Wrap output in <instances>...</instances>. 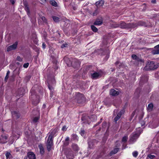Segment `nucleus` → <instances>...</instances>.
<instances>
[{
	"label": "nucleus",
	"mask_w": 159,
	"mask_h": 159,
	"mask_svg": "<svg viewBox=\"0 0 159 159\" xmlns=\"http://www.w3.org/2000/svg\"><path fill=\"white\" fill-rule=\"evenodd\" d=\"M159 67V63L150 61L147 63L143 69L146 70H153L157 69Z\"/></svg>",
	"instance_id": "obj_1"
},
{
	"label": "nucleus",
	"mask_w": 159,
	"mask_h": 159,
	"mask_svg": "<svg viewBox=\"0 0 159 159\" xmlns=\"http://www.w3.org/2000/svg\"><path fill=\"white\" fill-rule=\"evenodd\" d=\"M74 98L78 103L83 104L85 102L86 98L83 94L80 92L75 93Z\"/></svg>",
	"instance_id": "obj_2"
},
{
	"label": "nucleus",
	"mask_w": 159,
	"mask_h": 159,
	"mask_svg": "<svg viewBox=\"0 0 159 159\" xmlns=\"http://www.w3.org/2000/svg\"><path fill=\"white\" fill-rule=\"evenodd\" d=\"M116 27H120L122 29H133V26L135 25L133 24V23H126L125 22L121 21L119 24L116 25Z\"/></svg>",
	"instance_id": "obj_3"
},
{
	"label": "nucleus",
	"mask_w": 159,
	"mask_h": 159,
	"mask_svg": "<svg viewBox=\"0 0 159 159\" xmlns=\"http://www.w3.org/2000/svg\"><path fill=\"white\" fill-rule=\"evenodd\" d=\"M53 145V138L52 137L48 136L46 144L48 152L50 151L51 150L52 146Z\"/></svg>",
	"instance_id": "obj_4"
},
{
	"label": "nucleus",
	"mask_w": 159,
	"mask_h": 159,
	"mask_svg": "<svg viewBox=\"0 0 159 159\" xmlns=\"http://www.w3.org/2000/svg\"><path fill=\"white\" fill-rule=\"evenodd\" d=\"M125 112V108H123L117 113V116L114 119V120L115 122L116 123L117 121L120 118L121 116L124 114Z\"/></svg>",
	"instance_id": "obj_5"
},
{
	"label": "nucleus",
	"mask_w": 159,
	"mask_h": 159,
	"mask_svg": "<svg viewBox=\"0 0 159 159\" xmlns=\"http://www.w3.org/2000/svg\"><path fill=\"white\" fill-rule=\"evenodd\" d=\"M139 136V134L138 133L133 134L130 136L129 141L133 143L135 142Z\"/></svg>",
	"instance_id": "obj_6"
},
{
	"label": "nucleus",
	"mask_w": 159,
	"mask_h": 159,
	"mask_svg": "<svg viewBox=\"0 0 159 159\" xmlns=\"http://www.w3.org/2000/svg\"><path fill=\"white\" fill-rule=\"evenodd\" d=\"M18 43V42L17 41L15 42L13 44L7 47V51L8 52L11 51L16 49L17 48Z\"/></svg>",
	"instance_id": "obj_7"
},
{
	"label": "nucleus",
	"mask_w": 159,
	"mask_h": 159,
	"mask_svg": "<svg viewBox=\"0 0 159 159\" xmlns=\"http://www.w3.org/2000/svg\"><path fill=\"white\" fill-rule=\"evenodd\" d=\"M25 93V90L23 88L19 89L15 93L17 97H22Z\"/></svg>",
	"instance_id": "obj_8"
},
{
	"label": "nucleus",
	"mask_w": 159,
	"mask_h": 159,
	"mask_svg": "<svg viewBox=\"0 0 159 159\" xmlns=\"http://www.w3.org/2000/svg\"><path fill=\"white\" fill-rule=\"evenodd\" d=\"M95 143H97L96 140L91 139H89L88 140V146L90 148H93Z\"/></svg>",
	"instance_id": "obj_9"
},
{
	"label": "nucleus",
	"mask_w": 159,
	"mask_h": 159,
	"mask_svg": "<svg viewBox=\"0 0 159 159\" xmlns=\"http://www.w3.org/2000/svg\"><path fill=\"white\" fill-rule=\"evenodd\" d=\"M133 24L135 25L133 26V29L136 28L138 26H146V24L145 22L143 21H140L136 23H133Z\"/></svg>",
	"instance_id": "obj_10"
},
{
	"label": "nucleus",
	"mask_w": 159,
	"mask_h": 159,
	"mask_svg": "<svg viewBox=\"0 0 159 159\" xmlns=\"http://www.w3.org/2000/svg\"><path fill=\"white\" fill-rule=\"evenodd\" d=\"M11 114L13 119L14 120L18 119L20 116L19 111H11Z\"/></svg>",
	"instance_id": "obj_11"
},
{
	"label": "nucleus",
	"mask_w": 159,
	"mask_h": 159,
	"mask_svg": "<svg viewBox=\"0 0 159 159\" xmlns=\"http://www.w3.org/2000/svg\"><path fill=\"white\" fill-rule=\"evenodd\" d=\"M72 65L74 68H76L79 67L80 63L78 59H74L72 62Z\"/></svg>",
	"instance_id": "obj_12"
},
{
	"label": "nucleus",
	"mask_w": 159,
	"mask_h": 159,
	"mask_svg": "<svg viewBox=\"0 0 159 159\" xmlns=\"http://www.w3.org/2000/svg\"><path fill=\"white\" fill-rule=\"evenodd\" d=\"M154 49L152 51V53L153 55L159 54V44L155 46Z\"/></svg>",
	"instance_id": "obj_13"
},
{
	"label": "nucleus",
	"mask_w": 159,
	"mask_h": 159,
	"mask_svg": "<svg viewBox=\"0 0 159 159\" xmlns=\"http://www.w3.org/2000/svg\"><path fill=\"white\" fill-rule=\"evenodd\" d=\"M7 137L4 135H1L0 136V143H5L7 142Z\"/></svg>",
	"instance_id": "obj_14"
},
{
	"label": "nucleus",
	"mask_w": 159,
	"mask_h": 159,
	"mask_svg": "<svg viewBox=\"0 0 159 159\" xmlns=\"http://www.w3.org/2000/svg\"><path fill=\"white\" fill-rule=\"evenodd\" d=\"M100 76V74L99 72H94L91 74V78L93 79H97Z\"/></svg>",
	"instance_id": "obj_15"
},
{
	"label": "nucleus",
	"mask_w": 159,
	"mask_h": 159,
	"mask_svg": "<svg viewBox=\"0 0 159 159\" xmlns=\"http://www.w3.org/2000/svg\"><path fill=\"white\" fill-rule=\"evenodd\" d=\"M119 92L116 91L113 89H111L110 92V94L113 96H115L119 94Z\"/></svg>",
	"instance_id": "obj_16"
},
{
	"label": "nucleus",
	"mask_w": 159,
	"mask_h": 159,
	"mask_svg": "<svg viewBox=\"0 0 159 159\" xmlns=\"http://www.w3.org/2000/svg\"><path fill=\"white\" fill-rule=\"evenodd\" d=\"M30 93L31 95L30 96V98L32 100H33V98L34 97H36V96L35 95V91L34 89H33L32 88L30 90Z\"/></svg>",
	"instance_id": "obj_17"
},
{
	"label": "nucleus",
	"mask_w": 159,
	"mask_h": 159,
	"mask_svg": "<svg viewBox=\"0 0 159 159\" xmlns=\"http://www.w3.org/2000/svg\"><path fill=\"white\" fill-rule=\"evenodd\" d=\"M38 147L40 150V154L42 155H43L45 151L43 145L42 144H40L39 145Z\"/></svg>",
	"instance_id": "obj_18"
},
{
	"label": "nucleus",
	"mask_w": 159,
	"mask_h": 159,
	"mask_svg": "<svg viewBox=\"0 0 159 159\" xmlns=\"http://www.w3.org/2000/svg\"><path fill=\"white\" fill-rule=\"evenodd\" d=\"M58 131L57 129L56 128L52 130V132L51 134L49 135L48 136H52V138H53L54 136H55L56 134L57 133Z\"/></svg>",
	"instance_id": "obj_19"
},
{
	"label": "nucleus",
	"mask_w": 159,
	"mask_h": 159,
	"mask_svg": "<svg viewBox=\"0 0 159 159\" xmlns=\"http://www.w3.org/2000/svg\"><path fill=\"white\" fill-rule=\"evenodd\" d=\"M27 156L30 159H36L35 155L34 154L31 152H29L28 153Z\"/></svg>",
	"instance_id": "obj_20"
},
{
	"label": "nucleus",
	"mask_w": 159,
	"mask_h": 159,
	"mask_svg": "<svg viewBox=\"0 0 159 159\" xmlns=\"http://www.w3.org/2000/svg\"><path fill=\"white\" fill-rule=\"evenodd\" d=\"M119 148H115L113 150L111 151L110 153V156H111L117 153L119 150Z\"/></svg>",
	"instance_id": "obj_21"
},
{
	"label": "nucleus",
	"mask_w": 159,
	"mask_h": 159,
	"mask_svg": "<svg viewBox=\"0 0 159 159\" xmlns=\"http://www.w3.org/2000/svg\"><path fill=\"white\" fill-rule=\"evenodd\" d=\"M66 157L67 159H73L74 158V155L72 152H69L66 154Z\"/></svg>",
	"instance_id": "obj_22"
},
{
	"label": "nucleus",
	"mask_w": 159,
	"mask_h": 159,
	"mask_svg": "<svg viewBox=\"0 0 159 159\" xmlns=\"http://www.w3.org/2000/svg\"><path fill=\"white\" fill-rule=\"evenodd\" d=\"M154 107L153 104L152 103H150L148 104V107H147V110L149 112L151 111Z\"/></svg>",
	"instance_id": "obj_23"
},
{
	"label": "nucleus",
	"mask_w": 159,
	"mask_h": 159,
	"mask_svg": "<svg viewBox=\"0 0 159 159\" xmlns=\"http://www.w3.org/2000/svg\"><path fill=\"white\" fill-rule=\"evenodd\" d=\"M102 23V20L99 19H97L94 22L93 24L95 25H100Z\"/></svg>",
	"instance_id": "obj_24"
},
{
	"label": "nucleus",
	"mask_w": 159,
	"mask_h": 159,
	"mask_svg": "<svg viewBox=\"0 0 159 159\" xmlns=\"http://www.w3.org/2000/svg\"><path fill=\"white\" fill-rule=\"evenodd\" d=\"M50 81H49L48 82V86L49 89L50 90V94H51V93H52V94L53 93V91L54 90L53 88L52 87V86L50 84Z\"/></svg>",
	"instance_id": "obj_25"
},
{
	"label": "nucleus",
	"mask_w": 159,
	"mask_h": 159,
	"mask_svg": "<svg viewBox=\"0 0 159 159\" xmlns=\"http://www.w3.org/2000/svg\"><path fill=\"white\" fill-rule=\"evenodd\" d=\"M72 147L73 150L75 151H78L79 150L78 146L76 144L73 143L72 145Z\"/></svg>",
	"instance_id": "obj_26"
},
{
	"label": "nucleus",
	"mask_w": 159,
	"mask_h": 159,
	"mask_svg": "<svg viewBox=\"0 0 159 159\" xmlns=\"http://www.w3.org/2000/svg\"><path fill=\"white\" fill-rule=\"evenodd\" d=\"M128 139V137L127 136H125L123 137L121 142L123 143V146H124L125 143L127 142Z\"/></svg>",
	"instance_id": "obj_27"
},
{
	"label": "nucleus",
	"mask_w": 159,
	"mask_h": 159,
	"mask_svg": "<svg viewBox=\"0 0 159 159\" xmlns=\"http://www.w3.org/2000/svg\"><path fill=\"white\" fill-rule=\"evenodd\" d=\"M71 140H78V138L77 135L75 134H73L71 135Z\"/></svg>",
	"instance_id": "obj_28"
},
{
	"label": "nucleus",
	"mask_w": 159,
	"mask_h": 159,
	"mask_svg": "<svg viewBox=\"0 0 159 159\" xmlns=\"http://www.w3.org/2000/svg\"><path fill=\"white\" fill-rule=\"evenodd\" d=\"M50 3L51 5L55 7H57L58 6L57 2L54 0H51Z\"/></svg>",
	"instance_id": "obj_29"
},
{
	"label": "nucleus",
	"mask_w": 159,
	"mask_h": 159,
	"mask_svg": "<svg viewBox=\"0 0 159 159\" xmlns=\"http://www.w3.org/2000/svg\"><path fill=\"white\" fill-rule=\"evenodd\" d=\"M141 92V89L139 88H137L135 90V91L134 93V95H137L139 96V94Z\"/></svg>",
	"instance_id": "obj_30"
},
{
	"label": "nucleus",
	"mask_w": 159,
	"mask_h": 159,
	"mask_svg": "<svg viewBox=\"0 0 159 159\" xmlns=\"http://www.w3.org/2000/svg\"><path fill=\"white\" fill-rule=\"evenodd\" d=\"M52 18L55 22H58L59 21L60 18L57 16H52Z\"/></svg>",
	"instance_id": "obj_31"
},
{
	"label": "nucleus",
	"mask_w": 159,
	"mask_h": 159,
	"mask_svg": "<svg viewBox=\"0 0 159 159\" xmlns=\"http://www.w3.org/2000/svg\"><path fill=\"white\" fill-rule=\"evenodd\" d=\"M25 9L26 11L27 14L29 16L30 15V11L29 6L25 7Z\"/></svg>",
	"instance_id": "obj_32"
},
{
	"label": "nucleus",
	"mask_w": 159,
	"mask_h": 159,
	"mask_svg": "<svg viewBox=\"0 0 159 159\" xmlns=\"http://www.w3.org/2000/svg\"><path fill=\"white\" fill-rule=\"evenodd\" d=\"M116 66L119 69H120L121 66V64L120 62L119 61H117L115 63Z\"/></svg>",
	"instance_id": "obj_33"
},
{
	"label": "nucleus",
	"mask_w": 159,
	"mask_h": 159,
	"mask_svg": "<svg viewBox=\"0 0 159 159\" xmlns=\"http://www.w3.org/2000/svg\"><path fill=\"white\" fill-rule=\"evenodd\" d=\"M104 4V2L102 0L99 1L97 2L96 3V4L97 6H102Z\"/></svg>",
	"instance_id": "obj_34"
},
{
	"label": "nucleus",
	"mask_w": 159,
	"mask_h": 159,
	"mask_svg": "<svg viewBox=\"0 0 159 159\" xmlns=\"http://www.w3.org/2000/svg\"><path fill=\"white\" fill-rule=\"evenodd\" d=\"M91 28L92 31L94 32H97L98 31V29L94 25H91Z\"/></svg>",
	"instance_id": "obj_35"
},
{
	"label": "nucleus",
	"mask_w": 159,
	"mask_h": 159,
	"mask_svg": "<svg viewBox=\"0 0 159 159\" xmlns=\"http://www.w3.org/2000/svg\"><path fill=\"white\" fill-rule=\"evenodd\" d=\"M70 140L69 138L68 137H66L65 139V142L64 144L65 145L67 146L69 144V141Z\"/></svg>",
	"instance_id": "obj_36"
},
{
	"label": "nucleus",
	"mask_w": 159,
	"mask_h": 159,
	"mask_svg": "<svg viewBox=\"0 0 159 159\" xmlns=\"http://www.w3.org/2000/svg\"><path fill=\"white\" fill-rule=\"evenodd\" d=\"M107 125V123L106 121H104L102 123V129L103 131H104L105 130V128L106 127Z\"/></svg>",
	"instance_id": "obj_37"
},
{
	"label": "nucleus",
	"mask_w": 159,
	"mask_h": 159,
	"mask_svg": "<svg viewBox=\"0 0 159 159\" xmlns=\"http://www.w3.org/2000/svg\"><path fill=\"white\" fill-rule=\"evenodd\" d=\"M7 159H11V155L10 152H7L5 154Z\"/></svg>",
	"instance_id": "obj_38"
},
{
	"label": "nucleus",
	"mask_w": 159,
	"mask_h": 159,
	"mask_svg": "<svg viewBox=\"0 0 159 159\" xmlns=\"http://www.w3.org/2000/svg\"><path fill=\"white\" fill-rule=\"evenodd\" d=\"M85 130L84 129H81L80 131V133L82 136H85Z\"/></svg>",
	"instance_id": "obj_39"
},
{
	"label": "nucleus",
	"mask_w": 159,
	"mask_h": 159,
	"mask_svg": "<svg viewBox=\"0 0 159 159\" xmlns=\"http://www.w3.org/2000/svg\"><path fill=\"white\" fill-rule=\"evenodd\" d=\"M39 119V117H35L34 118L33 120V121L34 123H36L38 121Z\"/></svg>",
	"instance_id": "obj_40"
},
{
	"label": "nucleus",
	"mask_w": 159,
	"mask_h": 159,
	"mask_svg": "<svg viewBox=\"0 0 159 159\" xmlns=\"http://www.w3.org/2000/svg\"><path fill=\"white\" fill-rule=\"evenodd\" d=\"M132 154L134 157H136L138 155V152L136 151H135L133 152Z\"/></svg>",
	"instance_id": "obj_41"
},
{
	"label": "nucleus",
	"mask_w": 159,
	"mask_h": 159,
	"mask_svg": "<svg viewBox=\"0 0 159 159\" xmlns=\"http://www.w3.org/2000/svg\"><path fill=\"white\" fill-rule=\"evenodd\" d=\"M104 104L107 106V107H110L111 105V104L109 102L106 101L104 102Z\"/></svg>",
	"instance_id": "obj_42"
},
{
	"label": "nucleus",
	"mask_w": 159,
	"mask_h": 159,
	"mask_svg": "<svg viewBox=\"0 0 159 159\" xmlns=\"http://www.w3.org/2000/svg\"><path fill=\"white\" fill-rule=\"evenodd\" d=\"M148 157L151 159H153L155 157V156L153 155L148 154Z\"/></svg>",
	"instance_id": "obj_43"
},
{
	"label": "nucleus",
	"mask_w": 159,
	"mask_h": 159,
	"mask_svg": "<svg viewBox=\"0 0 159 159\" xmlns=\"http://www.w3.org/2000/svg\"><path fill=\"white\" fill-rule=\"evenodd\" d=\"M68 44L67 43H64L62 44L61 46V48H64L65 47H67Z\"/></svg>",
	"instance_id": "obj_44"
},
{
	"label": "nucleus",
	"mask_w": 159,
	"mask_h": 159,
	"mask_svg": "<svg viewBox=\"0 0 159 159\" xmlns=\"http://www.w3.org/2000/svg\"><path fill=\"white\" fill-rule=\"evenodd\" d=\"M131 57L133 59L135 60L137 58L138 56L136 55L133 54L132 55Z\"/></svg>",
	"instance_id": "obj_45"
},
{
	"label": "nucleus",
	"mask_w": 159,
	"mask_h": 159,
	"mask_svg": "<svg viewBox=\"0 0 159 159\" xmlns=\"http://www.w3.org/2000/svg\"><path fill=\"white\" fill-rule=\"evenodd\" d=\"M135 60L138 62H142L143 61L142 60L141 58H140L138 57H137V58Z\"/></svg>",
	"instance_id": "obj_46"
},
{
	"label": "nucleus",
	"mask_w": 159,
	"mask_h": 159,
	"mask_svg": "<svg viewBox=\"0 0 159 159\" xmlns=\"http://www.w3.org/2000/svg\"><path fill=\"white\" fill-rule=\"evenodd\" d=\"M56 36L57 37H60V32L59 31L57 30L56 32Z\"/></svg>",
	"instance_id": "obj_47"
},
{
	"label": "nucleus",
	"mask_w": 159,
	"mask_h": 159,
	"mask_svg": "<svg viewBox=\"0 0 159 159\" xmlns=\"http://www.w3.org/2000/svg\"><path fill=\"white\" fill-rule=\"evenodd\" d=\"M29 66V63H25L23 65V67L25 68H27Z\"/></svg>",
	"instance_id": "obj_48"
},
{
	"label": "nucleus",
	"mask_w": 159,
	"mask_h": 159,
	"mask_svg": "<svg viewBox=\"0 0 159 159\" xmlns=\"http://www.w3.org/2000/svg\"><path fill=\"white\" fill-rule=\"evenodd\" d=\"M16 59L17 61H22V58L19 56H18L17 57Z\"/></svg>",
	"instance_id": "obj_49"
},
{
	"label": "nucleus",
	"mask_w": 159,
	"mask_h": 159,
	"mask_svg": "<svg viewBox=\"0 0 159 159\" xmlns=\"http://www.w3.org/2000/svg\"><path fill=\"white\" fill-rule=\"evenodd\" d=\"M67 129V128L66 125H64L63 126L62 128V130L63 131H66Z\"/></svg>",
	"instance_id": "obj_50"
},
{
	"label": "nucleus",
	"mask_w": 159,
	"mask_h": 159,
	"mask_svg": "<svg viewBox=\"0 0 159 159\" xmlns=\"http://www.w3.org/2000/svg\"><path fill=\"white\" fill-rule=\"evenodd\" d=\"M51 82H52V83L53 84H56V80L54 78H53L52 79V80L51 81Z\"/></svg>",
	"instance_id": "obj_51"
},
{
	"label": "nucleus",
	"mask_w": 159,
	"mask_h": 159,
	"mask_svg": "<svg viewBox=\"0 0 159 159\" xmlns=\"http://www.w3.org/2000/svg\"><path fill=\"white\" fill-rule=\"evenodd\" d=\"M23 4L24 7L29 6L28 3L26 1L24 2Z\"/></svg>",
	"instance_id": "obj_52"
},
{
	"label": "nucleus",
	"mask_w": 159,
	"mask_h": 159,
	"mask_svg": "<svg viewBox=\"0 0 159 159\" xmlns=\"http://www.w3.org/2000/svg\"><path fill=\"white\" fill-rule=\"evenodd\" d=\"M107 51L108 52V54H107V56L106 57V58L107 59H108L109 58V54L110 52H109V50H107Z\"/></svg>",
	"instance_id": "obj_53"
},
{
	"label": "nucleus",
	"mask_w": 159,
	"mask_h": 159,
	"mask_svg": "<svg viewBox=\"0 0 159 159\" xmlns=\"http://www.w3.org/2000/svg\"><path fill=\"white\" fill-rule=\"evenodd\" d=\"M10 2L12 5H14L15 3V0H9Z\"/></svg>",
	"instance_id": "obj_54"
},
{
	"label": "nucleus",
	"mask_w": 159,
	"mask_h": 159,
	"mask_svg": "<svg viewBox=\"0 0 159 159\" xmlns=\"http://www.w3.org/2000/svg\"><path fill=\"white\" fill-rule=\"evenodd\" d=\"M9 77V76H7L6 75V76L5 77V79H4V81H5L7 82V80Z\"/></svg>",
	"instance_id": "obj_55"
},
{
	"label": "nucleus",
	"mask_w": 159,
	"mask_h": 159,
	"mask_svg": "<svg viewBox=\"0 0 159 159\" xmlns=\"http://www.w3.org/2000/svg\"><path fill=\"white\" fill-rule=\"evenodd\" d=\"M42 48L44 49L46 48V44L44 43H42Z\"/></svg>",
	"instance_id": "obj_56"
},
{
	"label": "nucleus",
	"mask_w": 159,
	"mask_h": 159,
	"mask_svg": "<svg viewBox=\"0 0 159 159\" xmlns=\"http://www.w3.org/2000/svg\"><path fill=\"white\" fill-rule=\"evenodd\" d=\"M101 123V121H99L97 123H96V124L94 126V127H96V126L98 125Z\"/></svg>",
	"instance_id": "obj_57"
},
{
	"label": "nucleus",
	"mask_w": 159,
	"mask_h": 159,
	"mask_svg": "<svg viewBox=\"0 0 159 159\" xmlns=\"http://www.w3.org/2000/svg\"><path fill=\"white\" fill-rule=\"evenodd\" d=\"M141 126L142 127L143 126L145 125V122L144 121H142L141 122Z\"/></svg>",
	"instance_id": "obj_58"
},
{
	"label": "nucleus",
	"mask_w": 159,
	"mask_h": 159,
	"mask_svg": "<svg viewBox=\"0 0 159 159\" xmlns=\"http://www.w3.org/2000/svg\"><path fill=\"white\" fill-rule=\"evenodd\" d=\"M156 0H152V2L153 3H156Z\"/></svg>",
	"instance_id": "obj_59"
},
{
	"label": "nucleus",
	"mask_w": 159,
	"mask_h": 159,
	"mask_svg": "<svg viewBox=\"0 0 159 159\" xmlns=\"http://www.w3.org/2000/svg\"><path fill=\"white\" fill-rule=\"evenodd\" d=\"M10 71L9 70H8L7 73L6 75L7 76H9V74H10Z\"/></svg>",
	"instance_id": "obj_60"
},
{
	"label": "nucleus",
	"mask_w": 159,
	"mask_h": 159,
	"mask_svg": "<svg viewBox=\"0 0 159 159\" xmlns=\"http://www.w3.org/2000/svg\"><path fill=\"white\" fill-rule=\"evenodd\" d=\"M81 119L82 121H84V116H82Z\"/></svg>",
	"instance_id": "obj_61"
},
{
	"label": "nucleus",
	"mask_w": 159,
	"mask_h": 159,
	"mask_svg": "<svg viewBox=\"0 0 159 159\" xmlns=\"http://www.w3.org/2000/svg\"><path fill=\"white\" fill-rule=\"evenodd\" d=\"M135 112V111H134L132 113V115H131V116H134V114Z\"/></svg>",
	"instance_id": "obj_62"
},
{
	"label": "nucleus",
	"mask_w": 159,
	"mask_h": 159,
	"mask_svg": "<svg viewBox=\"0 0 159 159\" xmlns=\"http://www.w3.org/2000/svg\"><path fill=\"white\" fill-rule=\"evenodd\" d=\"M46 107V105L45 104H43V108H45Z\"/></svg>",
	"instance_id": "obj_63"
},
{
	"label": "nucleus",
	"mask_w": 159,
	"mask_h": 159,
	"mask_svg": "<svg viewBox=\"0 0 159 159\" xmlns=\"http://www.w3.org/2000/svg\"><path fill=\"white\" fill-rule=\"evenodd\" d=\"M40 0L41 1H42L43 2H45L46 1V0Z\"/></svg>",
	"instance_id": "obj_64"
}]
</instances>
